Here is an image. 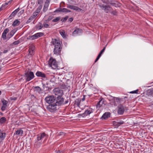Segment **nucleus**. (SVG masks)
<instances>
[{
    "label": "nucleus",
    "mask_w": 153,
    "mask_h": 153,
    "mask_svg": "<svg viewBox=\"0 0 153 153\" xmlns=\"http://www.w3.org/2000/svg\"><path fill=\"white\" fill-rule=\"evenodd\" d=\"M111 13L114 15H116L117 13L115 11H113L111 12Z\"/></svg>",
    "instance_id": "obj_50"
},
{
    "label": "nucleus",
    "mask_w": 153,
    "mask_h": 153,
    "mask_svg": "<svg viewBox=\"0 0 153 153\" xmlns=\"http://www.w3.org/2000/svg\"><path fill=\"white\" fill-rule=\"evenodd\" d=\"M15 33V30H12L10 33H9L8 34L7 36H9V38H10V37H12L13 35Z\"/></svg>",
    "instance_id": "obj_29"
},
{
    "label": "nucleus",
    "mask_w": 153,
    "mask_h": 153,
    "mask_svg": "<svg viewBox=\"0 0 153 153\" xmlns=\"http://www.w3.org/2000/svg\"><path fill=\"white\" fill-rule=\"evenodd\" d=\"M23 133V131L21 129H19L17 131H16L15 133H14V134L19 135L20 136H22V134Z\"/></svg>",
    "instance_id": "obj_20"
},
{
    "label": "nucleus",
    "mask_w": 153,
    "mask_h": 153,
    "mask_svg": "<svg viewBox=\"0 0 153 153\" xmlns=\"http://www.w3.org/2000/svg\"><path fill=\"white\" fill-rule=\"evenodd\" d=\"M55 153H63V152L62 151H60L58 150L55 151Z\"/></svg>",
    "instance_id": "obj_49"
},
{
    "label": "nucleus",
    "mask_w": 153,
    "mask_h": 153,
    "mask_svg": "<svg viewBox=\"0 0 153 153\" xmlns=\"http://www.w3.org/2000/svg\"><path fill=\"white\" fill-rule=\"evenodd\" d=\"M48 137V135L43 132L37 135V139L38 141H40L43 139L46 140Z\"/></svg>",
    "instance_id": "obj_5"
},
{
    "label": "nucleus",
    "mask_w": 153,
    "mask_h": 153,
    "mask_svg": "<svg viewBox=\"0 0 153 153\" xmlns=\"http://www.w3.org/2000/svg\"><path fill=\"white\" fill-rule=\"evenodd\" d=\"M60 17H57L52 20V22H57L59 21L60 19Z\"/></svg>",
    "instance_id": "obj_31"
},
{
    "label": "nucleus",
    "mask_w": 153,
    "mask_h": 153,
    "mask_svg": "<svg viewBox=\"0 0 153 153\" xmlns=\"http://www.w3.org/2000/svg\"><path fill=\"white\" fill-rule=\"evenodd\" d=\"M43 25L44 27L45 28H47L49 26V25L46 23H44Z\"/></svg>",
    "instance_id": "obj_47"
},
{
    "label": "nucleus",
    "mask_w": 153,
    "mask_h": 153,
    "mask_svg": "<svg viewBox=\"0 0 153 153\" xmlns=\"http://www.w3.org/2000/svg\"><path fill=\"white\" fill-rule=\"evenodd\" d=\"M85 96L84 95L83 96V97L82 98V101H84L85 100Z\"/></svg>",
    "instance_id": "obj_64"
},
{
    "label": "nucleus",
    "mask_w": 153,
    "mask_h": 153,
    "mask_svg": "<svg viewBox=\"0 0 153 153\" xmlns=\"http://www.w3.org/2000/svg\"><path fill=\"white\" fill-rule=\"evenodd\" d=\"M54 93L56 95L58 96H62L63 94V91L59 88H54L53 90Z\"/></svg>",
    "instance_id": "obj_8"
},
{
    "label": "nucleus",
    "mask_w": 153,
    "mask_h": 153,
    "mask_svg": "<svg viewBox=\"0 0 153 153\" xmlns=\"http://www.w3.org/2000/svg\"><path fill=\"white\" fill-rule=\"evenodd\" d=\"M43 35V33H38L29 36V39L32 40L36 39L39 37H41Z\"/></svg>",
    "instance_id": "obj_9"
},
{
    "label": "nucleus",
    "mask_w": 153,
    "mask_h": 153,
    "mask_svg": "<svg viewBox=\"0 0 153 153\" xmlns=\"http://www.w3.org/2000/svg\"><path fill=\"white\" fill-rule=\"evenodd\" d=\"M51 43L54 46V47H59L62 46L61 43L60 41L58 40H57L55 39H53Z\"/></svg>",
    "instance_id": "obj_11"
},
{
    "label": "nucleus",
    "mask_w": 153,
    "mask_h": 153,
    "mask_svg": "<svg viewBox=\"0 0 153 153\" xmlns=\"http://www.w3.org/2000/svg\"><path fill=\"white\" fill-rule=\"evenodd\" d=\"M15 16V15L13 14V13H12L9 16V18H10V19H11V18L14 17Z\"/></svg>",
    "instance_id": "obj_48"
},
{
    "label": "nucleus",
    "mask_w": 153,
    "mask_h": 153,
    "mask_svg": "<svg viewBox=\"0 0 153 153\" xmlns=\"http://www.w3.org/2000/svg\"><path fill=\"white\" fill-rule=\"evenodd\" d=\"M68 8L73 9L76 11H81L82 9L78 7L73 5H71L70 4H68L67 6Z\"/></svg>",
    "instance_id": "obj_13"
},
{
    "label": "nucleus",
    "mask_w": 153,
    "mask_h": 153,
    "mask_svg": "<svg viewBox=\"0 0 153 153\" xmlns=\"http://www.w3.org/2000/svg\"><path fill=\"white\" fill-rule=\"evenodd\" d=\"M73 18L72 17L68 19L69 21L71 22H72L73 21Z\"/></svg>",
    "instance_id": "obj_56"
},
{
    "label": "nucleus",
    "mask_w": 153,
    "mask_h": 153,
    "mask_svg": "<svg viewBox=\"0 0 153 153\" xmlns=\"http://www.w3.org/2000/svg\"><path fill=\"white\" fill-rule=\"evenodd\" d=\"M36 75L38 77H40L44 78L46 77L45 74L44 73L41 71H37L36 72Z\"/></svg>",
    "instance_id": "obj_15"
},
{
    "label": "nucleus",
    "mask_w": 153,
    "mask_h": 153,
    "mask_svg": "<svg viewBox=\"0 0 153 153\" xmlns=\"http://www.w3.org/2000/svg\"><path fill=\"white\" fill-rule=\"evenodd\" d=\"M8 51L7 50H4V51L3 52V53H7Z\"/></svg>",
    "instance_id": "obj_61"
},
{
    "label": "nucleus",
    "mask_w": 153,
    "mask_h": 153,
    "mask_svg": "<svg viewBox=\"0 0 153 153\" xmlns=\"http://www.w3.org/2000/svg\"><path fill=\"white\" fill-rule=\"evenodd\" d=\"M118 110L117 111L118 114H123L125 110V107L122 104H120L117 107Z\"/></svg>",
    "instance_id": "obj_10"
},
{
    "label": "nucleus",
    "mask_w": 153,
    "mask_h": 153,
    "mask_svg": "<svg viewBox=\"0 0 153 153\" xmlns=\"http://www.w3.org/2000/svg\"><path fill=\"white\" fill-rule=\"evenodd\" d=\"M110 4L115 7H120L121 5V4L120 3L117 1L114 3L110 2Z\"/></svg>",
    "instance_id": "obj_22"
},
{
    "label": "nucleus",
    "mask_w": 153,
    "mask_h": 153,
    "mask_svg": "<svg viewBox=\"0 0 153 153\" xmlns=\"http://www.w3.org/2000/svg\"><path fill=\"white\" fill-rule=\"evenodd\" d=\"M49 3L45 2L43 9V11L44 12H46L47 10Z\"/></svg>",
    "instance_id": "obj_21"
},
{
    "label": "nucleus",
    "mask_w": 153,
    "mask_h": 153,
    "mask_svg": "<svg viewBox=\"0 0 153 153\" xmlns=\"http://www.w3.org/2000/svg\"><path fill=\"white\" fill-rule=\"evenodd\" d=\"M69 102V99H67V100L65 101L64 102V104H67Z\"/></svg>",
    "instance_id": "obj_58"
},
{
    "label": "nucleus",
    "mask_w": 153,
    "mask_h": 153,
    "mask_svg": "<svg viewBox=\"0 0 153 153\" xmlns=\"http://www.w3.org/2000/svg\"><path fill=\"white\" fill-rule=\"evenodd\" d=\"M63 12H67L68 9L65 8H63Z\"/></svg>",
    "instance_id": "obj_55"
},
{
    "label": "nucleus",
    "mask_w": 153,
    "mask_h": 153,
    "mask_svg": "<svg viewBox=\"0 0 153 153\" xmlns=\"http://www.w3.org/2000/svg\"><path fill=\"white\" fill-rule=\"evenodd\" d=\"M65 134L64 132H61L59 133V135H65Z\"/></svg>",
    "instance_id": "obj_54"
},
{
    "label": "nucleus",
    "mask_w": 153,
    "mask_h": 153,
    "mask_svg": "<svg viewBox=\"0 0 153 153\" xmlns=\"http://www.w3.org/2000/svg\"><path fill=\"white\" fill-rule=\"evenodd\" d=\"M105 47L103 49H102L100 52V53L102 54L104 52V51H105Z\"/></svg>",
    "instance_id": "obj_53"
},
{
    "label": "nucleus",
    "mask_w": 153,
    "mask_h": 153,
    "mask_svg": "<svg viewBox=\"0 0 153 153\" xmlns=\"http://www.w3.org/2000/svg\"><path fill=\"white\" fill-rule=\"evenodd\" d=\"M29 54L30 55H32L34 53V50L35 47L33 45H30L29 47Z\"/></svg>",
    "instance_id": "obj_14"
},
{
    "label": "nucleus",
    "mask_w": 153,
    "mask_h": 153,
    "mask_svg": "<svg viewBox=\"0 0 153 153\" xmlns=\"http://www.w3.org/2000/svg\"><path fill=\"white\" fill-rule=\"evenodd\" d=\"M55 97L53 96H48L45 99L46 102L50 104L55 102Z\"/></svg>",
    "instance_id": "obj_7"
},
{
    "label": "nucleus",
    "mask_w": 153,
    "mask_h": 153,
    "mask_svg": "<svg viewBox=\"0 0 153 153\" xmlns=\"http://www.w3.org/2000/svg\"><path fill=\"white\" fill-rule=\"evenodd\" d=\"M20 24V21H19L17 19L15 20L13 24V26H16L19 25Z\"/></svg>",
    "instance_id": "obj_27"
},
{
    "label": "nucleus",
    "mask_w": 153,
    "mask_h": 153,
    "mask_svg": "<svg viewBox=\"0 0 153 153\" xmlns=\"http://www.w3.org/2000/svg\"><path fill=\"white\" fill-rule=\"evenodd\" d=\"M5 133H3L0 132V140L4 139L5 137Z\"/></svg>",
    "instance_id": "obj_25"
},
{
    "label": "nucleus",
    "mask_w": 153,
    "mask_h": 153,
    "mask_svg": "<svg viewBox=\"0 0 153 153\" xmlns=\"http://www.w3.org/2000/svg\"><path fill=\"white\" fill-rule=\"evenodd\" d=\"M138 90L137 89L136 90L131 91L129 93L131 94H138Z\"/></svg>",
    "instance_id": "obj_40"
},
{
    "label": "nucleus",
    "mask_w": 153,
    "mask_h": 153,
    "mask_svg": "<svg viewBox=\"0 0 153 153\" xmlns=\"http://www.w3.org/2000/svg\"><path fill=\"white\" fill-rule=\"evenodd\" d=\"M53 18V16H49L48 19L47 21H49L51 20Z\"/></svg>",
    "instance_id": "obj_46"
},
{
    "label": "nucleus",
    "mask_w": 153,
    "mask_h": 153,
    "mask_svg": "<svg viewBox=\"0 0 153 153\" xmlns=\"http://www.w3.org/2000/svg\"><path fill=\"white\" fill-rule=\"evenodd\" d=\"M49 65L53 68L56 69L58 67L57 62L55 59L51 57L48 61Z\"/></svg>",
    "instance_id": "obj_4"
},
{
    "label": "nucleus",
    "mask_w": 153,
    "mask_h": 153,
    "mask_svg": "<svg viewBox=\"0 0 153 153\" xmlns=\"http://www.w3.org/2000/svg\"><path fill=\"white\" fill-rule=\"evenodd\" d=\"M24 76L26 81L28 82L33 79L34 77V76L33 72L27 71L25 74Z\"/></svg>",
    "instance_id": "obj_2"
},
{
    "label": "nucleus",
    "mask_w": 153,
    "mask_h": 153,
    "mask_svg": "<svg viewBox=\"0 0 153 153\" xmlns=\"http://www.w3.org/2000/svg\"><path fill=\"white\" fill-rule=\"evenodd\" d=\"M9 29L8 28L5 29L4 31V34H7L9 31Z\"/></svg>",
    "instance_id": "obj_43"
},
{
    "label": "nucleus",
    "mask_w": 153,
    "mask_h": 153,
    "mask_svg": "<svg viewBox=\"0 0 153 153\" xmlns=\"http://www.w3.org/2000/svg\"><path fill=\"white\" fill-rule=\"evenodd\" d=\"M35 11L37 13L39 14L40 11L39 10H38L37 9Z\"/></svg>",
    "instance_id": "obj_62"
},
{
    "label": "nucleus",
    "mask_w": 153,
    "mask_h": 153,
    "mask_svg": "<svg viewBox=\"0 0 153 153\" xmlns=\"http://www.w3.org/2000/svg\"><path fill=\"white\" fill-rule=\"evenodd\" d=\"M20 43V41L18 40L13 42L11 44V45H17Z\"/></svg>",
    "instance_id": "obj_33"
},
{
    "label": "nucleus",
    "mask_w": 153,
    "mask_h": 153,
    "mask_svg": "<svg viewBox=\"0 0 153 153\" xmlns=\"http://www.w3.org/2000/svg\"><path fill=\"white\" fill-rule=\"evenodd\" d=\"M62 49V46L54 47L53 51L54 54L57 55H60Z\"/></svg>",
    "instance_id": "obj_12"
},
{
    "label": "nucleus",
    "mask_w": 153,
    "mask_h": 153,
    "mask_svg": "<svg viewBox=\"0 0 153 153\" xmlns=\"http://www.w3.org/2000/svg\"><path fill=\"white\" fill-rule=\"evenodd\" d=\"M34 89L35 91H36L39 93L42 91L41 89L39 86H36L34 87Z\"/></svg>",
    "instance_id": "obj_26"
},
{
    "label": "nucleus",
    "mask_w": 153,
    "mask_h": 153,
    "mask_svg": "<svg viewBox=\"0 0 153 153\" xmlns=\"http://www.w3.org/2000/svg\"><path fill=\"white\" fill-rule=\"evenodd\" d=\"M63 8H59L54 11V13H58L61 12H63Z\"/></svg>",
    "instance_id": "obj_32"
},
{
    "label": "nucleus",
    "mask_w": 153,
    "mask_h": 153,
    "mask_svg": "<svg viewBox=\"0 0 153 153\" xmlns=\"http://www.w3.org/2000/svg\"><path fill=\"white\" fill-rule=\"evenodd\" d=\"M64 102V99L62 96H58L56 98H55V103L57 106L61 105Z\"/></svg>",
    "instance_id": "obj_6"
},
{
    "label": "nucleus",
    "mask_w": 153,
    "mask_h": 153,
    "mask_svg": "<svg viewBox=\"0 0 153 153\" xmlns=\"http://www.w3.org/2000/svg\"><path fill=\"white\" fill-rule=\"evenodd\" d=\"M68 16H66L65 17H64V18L62 19H61V21L62 22H65L66 21V20L68 19Z\"/></svg>",
    "instance_id": "obj_37"
},
{
    "label": "nucleus",
    "mask_w": 153,
    "mask_h": 153,
    "mask_svg": "<svg viewBox=\"0 0 153 153\" xmlns=\"http://www.w3.org/2000/svg\"><path fill=\"white\" fill-rule=\"evenodd\" d=\"M110 116V113L109 112H105L101 117L102 119H105L109 117Z\"/></svg>",
    "instance_id": "obj_17"
},
{
    "label": "nucleus",
    "mask_w": 153,
    "mask_h": 153,
    "mask_svg": "<svg viewBox=\"0 0 153 153\" xmlns=\"http://www.w3.org/2000/svg\"><path fill=\"white\" fill-rule=\"evenodd\" d=\"M7 107V105H3V106H2L1 108V110L2 111H4L5 110Z\"/></svg>",
    "instance_id": "obj_45"
},
{
    "label": "nucleus",
    "mask_w": 153,
    "mask_h": 153,
    "mask_svg": "<svg viewBox=\"0 0 153 153\" xmlns=\"http://www.w3.org/2000/svg\"><path fill=\"white\" fill-rule=\"evenodd\" d=\"M42 7V5H39V6L37 8V9L39 10L40 11H41V10Z\"/></svg>",
    "instance_id": "obj_51"
},
{
    "label": "nucleus",
    "mask_w": 153,
    "mask_h": 153,
    "mask_svg": "<svg viewBox=\"0 0 153 153\" xmlns=\"http://www.w3.org/2000/svg\"><path fill=\"white\" fill-rule=\"evenodd\" d=\"M33 19L32 18V17L30 16L29 19L27 20V21L26 23H29L30 22L33 20Z\"/></svg>",
    "instance_id": "obj_36"
},
{
    "label": "nucleus",
    "mask_w": 153,
    "mask_h": 153,
    "mask_svg": "<svg viewBox=\"0 0 153 153\" xmlns=\"http://www.w3.org/2000/svg\"><path fill=\"white\" fill-rule=\"evenodd\" d=\"M102 2L106 5H108L109 3V1L108 0H101Z\"/></svg>",
    "instance_id": "obj_34"
},
{
    "label": "nucleus",
    "mask_w": 153,
    "mask_h": 153,
    "mask_svg": "<svg viewBox=\"0 0 153 153\" xmlns=\"http://www.w3.org/2000/svg\"><path fill=\"white\" fill-rule=\"evenodd\" d=\"M42 7V5H39V6L37 8V9L39 10L40 11H41V10Z\"/></svg>",
    "instance_id": "obj_52"
},
{
    "label": "nucleus",
    "mask_w": 153,
    "mask_h": 153,
    "mask_svg": "<svg viewBox=\"0 0 153 153\" xmlns=\"http://www.w3.org/2000/svg\"><path fill=\"white\" fill-rule=\"evenodd\" d=\"M6 121V119L5 117H2L0 119V123L3 124Z\"/></svg>",
    "instance_id": "obj_28"
},
{
    "label": "nucleus",
    "mask_w": 153,
    "mask_h": 153,
    "mask_svg": "<svg viewBox=\"0 0 153 153\" xmlns=\"http://www.w3.org/2000/svg\"><path fill=\"white\" fill-rule=\"evenodd\" d=\"M2 102L3 105L7 106V104L8 102L6 100L3 99V100H2Z\"/></svg>",
    "instance_id": "obj_39"
},
{
    "label": "nucleus",
    "mask_w": 153,
    "mask_h": 153,
    "mask_svg": "<svg viewBox=\"0 0 153 153\" xmlns=\"http://www.w3.org/2000/svg\"><path fill=\"white\" fill-rule=\"evenodd\" d=\"M80 101L79 99L76 100L75 101V104L79 106L80 105Z\"/></svg>",
    "instance_id": "obj_35"
},
{
    "label": "nucleus",
    "mask_w": 153,
    "mask_h": 153,
    "mask_svg": "<svg viewBox=\"0 0 153 153\" xmlns=\"http://www.w3.org/2000/svg\"><path fill=\"white\" fill-rule=\"evenodd\" d=\"M98 5L102 10H103L105 12L107 13L112 9V8L108 5L102 4L101 3H99Z\"/></svg>",
    "instance_id": "obj_1"
},
{
    "label": "nucleus",
    "mask_w": 153,
    "mask_h": 153,
    "mask_svg": "<svg viewBox=\"0 0 153 153\" xmlns=\"http://www.w3.org/2000/svg\"><path fill=\"white\" fill-rule=\"evenodd\" d=\"M100 58L97 56V58H96V59L95 61V62H94L95 63L98 60V59H99Z\"/></svg>",
    "instance_id": "obj_60"
},
{
    "label": "nucleus",
    "mask_w": 153,
    "mask_h": 153,
    "mask_svg": "<svg viewBox=\"0 0 153 153\" xmlns=\"http://www.w3.org/2000/svg\"><path fill=\"white\" fill-rule=\"evenodd\" d=\"M59 33L64 38H66V36L64 30H60L59 31Z\"/></svg>",
    "instance_id": "obj_23"
},
{
    "label": "nucleus",
    "mask_w": 153,
    "mask_h": 153,
    "mask_svg": "<svg viewBox=\"0 0 153 153\" xmlns=\"http://www.w3.org/2000/svg\"><path fill=\"white\" fill-rule=\"evenodd\" d=\"M36 29L37 30H40L43 27V25L42 23H40L39 25H37L36 26Z\"/></svg>",
    "instance_id": "obj_30"
},
{
    "label": "nucleus",
    "mask_w": 153,
    "mask_h": 153,
    "mask_svg": "<svg viewBox=\"0 0 153 153\" xmlns=\"http://www.w3.org/2000/svg\"><path fill=\"white\" fill-rule=\"evenodd\" d=\"M42 84L43 85V87L44 89H45V90L46 91L49 88L47 86H46L44 84L42 83Z\"/></svg>",
    "instance_id": "obj_41"
},
{
    "label": "nucleus",
    "mask_w": 153,
    "mask_h": 153,
    "mask_svg": "<svg viewBox=\"0 0 153 153\" xmlns=\"http://www.w3.org/2000/svg\"><path fill=\"white\" fill-rule=\"evenodd\" d=\"M92 112V108H89L88 109L85 111L84 113L82 114V115H83V116H87L88 115H89Z\"/></svg>",
    "instance_id": "obj_16"
},
{
    "label": "nucleus",
    "mask_w": 153,
    "mask_h": 153,
    "mask_svg": "<svg viewBox=\"0 0 153 153\" xmlns=\"http://www.w3.org/2000/svg\"><path fill=\"white\" fill-rule=\"evenodd\" d=\"M19 10L20 9L19 7L15 10L14 11H13L12 13L15 15L17 14V12L19 11Z\"/></svg>",
    "instance_id": "obj_38"
},
{
    "label": "nucleus",
    "mask_w": 153,
    "mask_h": 153,
    "mask_svg": "<svg viewBox=\"0 0 153 153\" xmlns=\"http://www.w3.org/2000/svg\"><path fill=\"white\" fill-rule=\"evenodd\" d=\"M43 1L42 0H37V3L40 5H42Z\"/></svg>",
    "instance_id": "obj_44"
},
{
    "label": "nucleus",
    "mask_w": 153,
    "mask_h": 153,
    "mask_svg": "<svg viewBox=\"0 0 153 153\" xmlns=\"http://www.w3.org/2000/svg\"><path fill=\"white\" fill-rule=\"evenodd\" d=\"M103 103V101H102V100L99 101L97 103L96 105V107L97 108H100L102 106Z\"/></svg>",
    "instance_id": "obj_24"
},
{
    "label": "nucleus",
    "mask_w": 153,
    "mask_h": 153,
    "mask_svg": "<svg viewBox=\"0 0 153 153\" xmlns=\"http://www.w3.org/2000/svg\"><path fill=\"white\" fill-rule=\"evenodd\" d=\"M31 17H32V18L34 19L36 17V16H34V14H33V15L31 16Z\"/></svg>",
    "instance_id": "obj_63"
},
{
    "label": "nucleus",
    "mask_w": 153,
    "mask_h": 153,
    "mask_svg": "<svg viewBox=\"0 0 153 153\" xmlns=\"http://www.w3.org/2000/svg\"><path fill=\"white\" fill-rule=\"evenodd\" d=\"M6 34H4V32H3V33H2V38L4 40L6 39Z\"/></svg>",
    "instance_id": "obj_42"
},
{
    "label": "nucleus",
    "mask_w": 153,
    "mask_h": 153,
    "mask_svg": "<svg viewBox=\"0 0 153 153\" xmlns=\"http://www.w3.org/2000/svg\"><path fill=\"white\" fill-rule=\"evenodd\" d=\"M100 58L97 56V58H96V59L95 61V62H94L95 63L98 60V59H99Z\"/></svg>",
    "instance_id": "obj_59"
},
{
    "label": "nucleus",
    "mask_w": 153,
    "mask_h": 153,
    "mask_svg": "<svg viewBox=\"0 0 153 153\" xmlns=\"http://www.w3.org/2000/svg\"><path fill=\"white\" fill-rule=\"evenodd\" d=\"M124 123V122L123 121H120V122H117L115 121H114L113 122V124L114 126L117 127H118L120 125L123 124Z\"/></svg>",
    "instance_id": "obj_18"
},
{
    "label": "nucleus",
    "mask_w": 153,
    "mask_h": 153,
    "mask_svg": "<svg viewBox=\"0 0 153 153\" xmlns=\"http://www.w3.org/2000/svg\"><path fill=\"white\" fill-rule=\"evenodd\" d=\"M82 33V30L81 29L76 28L73 32V34H79Z\"/></svg>",
    "instance_id": "obj_19"
},
{
    "label": "nucleus",
    "mask_w": 153,
    "mask_h": 153,
    "mask_svg": "<svg viewBox=\"0 0 153 153\" xmlns=\"http://www.w3.org/2000/svg\"><path fill=\"white\" fill-rule=\"evenodd\" d=\"M57 106L55 102H53V103L49 104L47 106V108L50 112H54L57 109Z\"/></svg>",
    "instance_id": "obj_3"
},
{
    "label": "nucleus",
    "mask_w": 153,
    "mask_h": 153,
    "mask_svg": "<svg viewBox=\"0 0 153 153\" xmlns=\"http://www.w3.org/2000/svg\"><path fill=\"white\" fill-rule=\"evenodd\" d=\"M33 14H34V16H36L38 15V13L35 11L33 13Z\"/></svg>",
    "instance_id": "obj_57"
}]
</instances>
